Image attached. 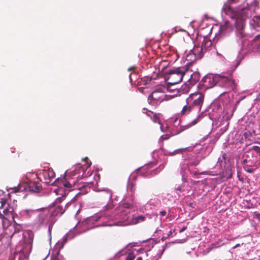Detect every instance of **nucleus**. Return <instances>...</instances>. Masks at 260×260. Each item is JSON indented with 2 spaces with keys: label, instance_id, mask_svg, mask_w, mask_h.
Here are the masks:
<instances>
[{
  "label": "nucleus",
  "instance_id": "obj_6",
  "mask_svg": "<svg viewBox=\"0 0 260 260\" xmlns=\"http://www.w3.org/2000/svg\"><path fill=\"white\" fill-rule=\"evenodd\" d=\"M242 164L245 171L252 173L260 165V147L253 146L243 155Z\"/></svg>",
  "mask_w": 260,
  "mask_h": 260
},
{
  "label": "nucleus",
  "instance_id": "obj_48",
  "mask_svg": "<svg viewBox=\"0 0 260 260\" xmlns=\"http://www.w3.org/2000/svg\"><path fill=\"white\" fill-rule=\"evenodd\" d=\"M97 177H98V178H100L99 175H98Z\"/></svg>",
  "mask_w": 260,
  "mask_h": 260
},
{
  "label": "nucleus",
  "instance_id": "obj_10",
  "mask_svg": "<svg viewBox=\"0 0 260 260\" xmlns=\"http://www.w3.org/2000/svg\"><path fill=\"white\" fill-rule=\"evenodd\" d=\"M219 101L221 110H223L222 118L228 121L232 117L239 101H237L236 104H234L232 102V99L225 94L220 96Z\"/></svg>",
  "mask_w": 260,
  "mask_h": 260
},
{
  "label": "nucleus",
  "instance_id": "obj_5",
  "mask_svg": "<svg viewBox=\"0 0 260 260\" xmlns=\"http://www.w3.org/2000/svg\"><path fill=\"white\" fill-rule=\"evenodd\" d=\"M147 115L150 117L154 122L158 123L160 124V128L162 132H169L171 133L172 135H177L188 127L195 125L203 117L202 113H200L197 118L194 119L190 123L178 127L177 126L179 124L180 121L177 119L174 120L173 124L170 127L167 123L161 124L159 117L156 114H153V112L149 111Z\"/></svg>",
  "mask_w": 260,
  "mask_h": 260
},
{
  "label": "nucleus",
  "instance_id": "obj_34",
  "mask_svg": "<svg viewBox=\"0 0 260 260\" xmlns=\"http://www.w3.org/2000/svg\"><path fill=\"white\" fill-rule=\"evenodd\" d=\"M165 246H162L161 249H159L158 250V253H157L158 258H160L161 257V256L162 255L164 251H165Z\"/></svg>",
  "mask_w": 260,
  "mask_h": 260
},
{
  "label": "nucleus",
  "instance_id": "obj_7",
  "mask_svg": "<svg viewBox=\"0 0 260 260\" xmlns=\"http://www.w3.org/2000/svg\"><path fill=\"white\" fill-rule=\"evenodd\" d=\"M212 42L207 38L200 37L194 42V47L186 55V59L190 62H193L201 59L204 53L210 50Z\"/></svg>",
  "mask_w": 260,
  "mask_h": 260
},
{
  "label": "nucleus",
  "instance_id": "obj_11",
  "mask_svg": "<svg viewBox=\"0 0 260 260\" xmlns=\"http://www.w3.org/2000/svg\"><path fill=\"white\" fill-rule=\"evenodd\" d=\"M39 209V211L36 213L37 217L34 220V226L37 229H39L48 224V234L50 240H51V229L52 224L49 222V218L51 217L50 210L48 208H40Z\"/></svg>",
  "mask_w": 260,
  "mask_h": 260
},
{
  "label": "nucleus",
  "instance_id": "obj_8",
  "mask_svg": "<svg viewBox=\"0 0 260 260\" xmlns=\"http://www.w3.org/2000/svg\"><path fill=\"white\" fill-rule=\"evenodd\" d=\"M37 179V174L28 173L22 179V183H20L17 187L12 188V192H17L18 191H30L34 192L40 191L41 189V185L38 180L32 181Z\"/></svg>",
  "mask_w": 260,
  "mask_h": 260
},
{
  "label": "nucleus",
  "instance_id": "obj_20",
  "mask_svg": "<svg viewBox=\"0 0 260 260\" xmlns=\"http://www.w3.org/2000/svg\"><path fill=\"white\" fill-rule=\"evenodd\" d=\"M8 216H4L2 218V224L5 234L11 235L13 230L14 226L10 223V220L8 218Z\"/></svg>",
  "mask_w": 260,
  "mask_h": 260
},
{
  "label": "nucleus",
  "instance_id": "obj_33",
  "mask_svg": "<svg viewBox=\"0 0 260 260\" xmlns=\"http://www.w3.org/2000/svg\"><path fill=\"white\" fill-rule=\"evenodd\" d=\"M6 200L3 198H0V216H2V210L3 209V206Z\"/></svg>",
  "mask_w": 260,
  "mask_h": 260
},
{
  "label": "nucleus",
  "instance_id": "obj_35",
  "mask_svg": "<svg viewBox=\"0 0 260 260\" xmlns=\"http://www.w3.org/2000/svg\"><path fill=\"white\" fill-rule=\"evenodd\" d=\"M172 230H170V231L168 232V234H167V235H166V236H164L162 237V239H163V240H164V239H167V238H169V236H170V235H172Z\"/></svg>",
  "mask_w": 260,
  "mask_h": 260
},
{
  "label": "nucleus",
  "instance_id": "obj_23",
  "mask_svg": "<svg viewBox=\"0 0 260 260\" xmlns=\"http://www.w3.org/2000/svg\"><path fill=\"white\" fill-rule=\"evenodd\" d=\"M97 191H101V196L104 197L105 199L108 200L109 201L112 199V192L108 188H103L102 189L95 190Z\"/></svg>",
  "mask_w": 260,
  "mask_h": 260
},
{
  "label": "nucleus",
  "instance_id": "obj_29",
  "mask_svg": "<svg viewBox=\"0 0 260 260\" xmlns=\"http://www.w3.org/2000/svg\"><path fill=\"white\" fill-rule=\"evenodd\" d=\"M199 160L198 159L194 160H189L184 164V166L189 168V166H196L199 164Z\"/></svg>",
  "mask_w": 260,
  "mask_h": 260
},
{
  "label": "nucleus",
  "instance_id": "obj_43",
  "mask_svg": "<svg viewBox=\"0 0 260 260\" xmlns=\"http://www.w3.org/2000/svg\"><path fill=\"white\" fill-rule=\"evenodd\" d=\"M240 246V244H236V245H235L233 247V249H235L238 247H239Z\"/></svg>",
  "mask_w": 260,
  "mask_h": 260
},
{
  "label": "nucleus",
  "instance_id": "obj_44",
  "mask_svg": "<svg viewBox=\"0 0 260 260\" xmlns=\"http://www.w3.org/2000/svg\"><path fill=\"white\" fill-rule=\"evenodd\" d=\"M173 86H174V85H169V84H168L167 87H168V86H171V87H172V89H176V88H174V87H173Z\"/></svg>",
  "mask_w": 260,
  "mask_h": 260
},
{
  "label": "nucleus",
  "instance_id": "obj_2",
  "mask_svg": "<svg viewBox=\"0 0 260 260\" xmlns=\"http://www.w3.org/2000/svg\"><path fill=\"white\" fill-rule=\"evenodd\" d=\"M112 209V205L109 202L106 205L103 207V210L87 218L86 219L82 221L81 222H79L74 227V230H71L65 236H63L61 240L59 241L55 245V248L58 250L57 252L63 248L64 244L67 242L68 239H71L75 236L82 233L88 230L91 229L95 227L93 226L96 222L102 220L104 221L105 219L110 220L117 219L115 217H117V214L115 213V210L111 214L109 215L108 212ZM100 225H96L99 226Z\"/></svg>",
  "mask_w": 260,
  "mask_h": 260
},
{
  "label": "nucleus",
  "instance_id": "obj_40",
  "mask_svg": "<svg viewBox=\"0 0 260 260\" xmlns=\"http://www.w3.org/2000/svg\"><path fill=\"white\" fill-rule=\"evenodd\" d=\"M166 214H167V212L165 211H162L160 212V214L162 216H165L166 215Z\"/></svg>",
  "mask_w": 260,
  "mask_h": 260
},
{
  "label": "nucleus",
  "instance_id": "obj_31",
  "mask_svg": "<svg viewBox=\"0 0 260 260\" xmlns=\"http://www.w3.org/2000/svg\"><path fill=\"white\" fill-rule=\"evenodd\" d=\"M9 260H21L20 253L19 252H15L13 257H11Z\"/></svg>",
  "mask_w": 260,
  "mask_h": 260
},
{
  "label": "nucleus",
  "instance_id": "obj_32",
  "mask_svg": "<svg viewBox=\"0 0 260 260\" xmlns=\"http://www.w3.org/2000/svg\"><path fill=\"white\" fill-rule=\"evenodd\" d=\"M135 258V255L133 252L130 251L128 255L125 257L124 260H133Z\"/></svg>",
  "mask_w": 260,
  "mask_h": 260
},
{
  "label": "nucleus",
  "instance_id": "obj_24",
  "mask_svg": "<svg viewBox=\"0 0 260 260\" xmlns=\"http://www.w3.org/2000/svg\"><path fill=\"white\" fill-rule=\"evenodd\" d=\"M39 211V209H24L20 212L21 216L26 218L30 217L32 215L36 214Z\"/></svg>",
  "mask_w": 260,
  "mask_h": 260
},
{
  "label": "nucleus",
  "instance_id": "obj_28",
  "mask_svg": "<svg viewBox=\"0 0 260 260\" xmlns=\"http://www.w3.org/2000/svg\"><path fill=\"white\" fill-rule=\"evenodd\" d=\"M61 181L62 182V185L66 188H71L72 187V184H74V186H75V183L74 181H72L71 180L67 182H64L62 179H59V181Z\"/></svg>",
  "mask_w": 260,
  "mask_h": 260
},
{
  "label": "nucleus",
  "instance_id": "obj_47",
  "mask_svg": "<svg viewBox=\"0 0 260 260\" xmlns=\"http://www.w3.org/2000/svg\"><path fill=\"white\" fill-rule=\"evenodd\" d=\"M61 191V190H60V189H58V190H55V191L56 193L57 194H58V191Z\"/></svg>",
  "mask_w": 260,
  "mask_h": 260
},
{
  "label": "nucleus",
  "instance_id": "obj_39",
  "mask_svg": "<svg viewBox=\"0 0 260 260\" xmlns=\"http://www.w3.org/2000/svg\"><path fill=\"white\" fill-rule=\"evenodd\" d=\"M184 31L185 30L184 29H183L178 28V27H175V31L177 32V31Z\"/></svg>",
  "mask_w": 260,
  "mask_h": 260
},
{
  "label": "nucleus",
  "instance_id": "obj_15",
  "mask_svg": "<svg viewBox=\"0 0 260 260\" xmlns=\"http://www.w3.org/2000/svg\"><path fill=\"white\" fill-rule=\"evenodd\" d=\"M39 175L43 177L44 182L48 185H52L54 183H57L59 182V178L53 181V179L55 177V173L51 168L43 170L40 172Z\"/></svg>",
  "mask_w": 260,
  "mask_h": 260
},
{
  "label": "nucleus",
  "instance_id": "obj_22",
  "mask_svg": "<svg viewBox=\"0 0 260 260\" xmlns=\"http://www.w3.org/2000/svg\"><path fill=\"white\" fill-rule=\"evenodd\" d=\"M249 49L260 52V35L256 36L249 44Z\"/></svg>",
  "mask_w": 260,
  "mask_h": 260
},
{
  "label": "nucleus",
  "instance_id": "obj_45",
  "mask_svg": "<svg viewBox=\"0 0 260 260\" xmlns=\"http://www.w3.org/2000/svg\"><path fill=\"white\" fill-rule=\"evenodd\" d=\"M71 205V203H68L67 204H66V207H66V208L68 207H69V205Z\"/></svg>",
  "mask_w": 260,
  "mask_h": 260
},
{
  "label": "nucleus",
  "instance_id": "obj_14",
  "mask_svg": "<svg viewBox=\"0 0 260 260\" xmlns=\"http://www.w3.org/2000/svg\"><path fill=\"white\" fill-rule=\"evenodd\" d=\"M3 206V209L2 210V216H0V217L3 218L4 216H8L11 217L12 219H14V211L17 207L15 201L11 202L6 200Z\"/></svg>",
  "mask_w": 260,
  "mask_h": 260
},
{
  "label": "nucleus",
  "instance_id": "obj_26",
  "mask_svg": "<svg viewBox=\"0 0 260 260\" xmlns=\"http://www.w3.org/2000/svg\"><path fill=\"white\" fill-rule=\"evenodd\" d=\"M186 150H188L189 151H190L191 150H192V148L188 147V148H185L178 149L174 150L173 152H169L167 154V155H170L171 156H172V155H174L176 154L179 153H181L183 154L184 152Z\"/></svg>",
  "mask_w": 260,
  "mask_h": 260
},
{
  "label": "nucleus",
  "instance_id": "obj_21",
  "mask_svg": "<svg viewBox=\"0 0 260 260\" xmlns=\"http://www.w3.org/2000/svg\"><path fill=\"white\" fill-rule=\"evenodd\" d=\"M233 30V28L230 23L226 21L221 24L219 33L221 36H226Z\"/></svg>",
  "mask_w": 260,
  "mask_h": 260
},
{
  "label": "nucleus",
  "instance_id": "obj_18",
  "mask_svg": "<svg viewBox=\"0 0 260 260\" xmlns=\"http://www.w3.org/2000/svg\"><path fill=\"white\" fill-rule=\"evenodd\" d=\"M62 201V197L58 198L56 199L54 204H55V207L54 209H51L50 210V213L51 212L50 216H57L58 215H62L65 211V210L63 208V207L60 205H57L58 203H61Z\"/></svg>",
  "mask_w": 260,
  "mask_h": 260
},
{
  "label": "nucleus",
  "instance_id": "obj_36",
  "mask_svg": "<svg viewBox=\"0 0 260 260\" xmlns=\"http://www.w3.org/2000/svg\"><path fill=\"white\" fill-rule=\"evenodd\" d=\"M170 138V136L168 134L164 135L161 136V139L162 140H167Z\"/></svg>",
  "mask_w": 260,
  "mask_h": 260
},
{
  "label": "nucleus",
  "instance_id": "obj_17",
  "mask_svg": "<svg viewBox=\"0 0 260 260\" xmlns=\"http://www.w3.org/2000/svg\"><path fill=\"white\" fill-rule=\"evenodd\" d=\"M65 175L66 177H70L77 175V179H81L82 177H86L87 175L85 174L84 168L80 165H77L75 167L72 171H69L66 172Z\"/></svg>",
  "mask_w": 260,
  "mask_h": 260
},
{
  "label": "nucleus",
  "instance_id": "obj_49",
  "mask_svg": "<svg viewBox=\"0 0 260 260\" xmlns=\"http://www.w3.org/2000/svg\"><path fill=\"white\" fill-rule=\"evenodd\" d=\"M221 179H222V181H224V179L223 178H221Z\"/></svg>",
  "mask_w": 260,
  "mask_h": 260
},
{
  "label": "nucleus",
  "instance_id": "obj_37",
  "mask_svg": "<svg viewBox=\"0 0 260 260\" xmlns=\"http://www.w3.org/2000/svg\"><path fill=\"white\" fill-rule=\"evenodd\" d=\"M85 159L87 160V162H86L87 167H86V168H88V167H89L90 166L91 163V162H88L87 157H86Z\"/></svg>",
  "mask_w": 260,
  "mask_h": 260
},
{
  "label": "nucleus",
  "instance_id": "obj_16",
  "mask_svg": "<svg viewBox=\"0 0 260 260\" xmlns=\"http://www.w3.org/2000/svg\"><path fill=\"white\" fill-rule=\"evenodd\" d=\"M184 168V167H182L181 169L183 183L181 185H179L175 188L177 193L179 196H180V193H182L183 195H185L186 193H188L191 189V186L187 182L186 177L183 172Z\"/></svg>",
  "mask_w": 260,
  "mask_h": 260
},
{
  "label": "nucleus",
  "instance_id": "obj_46",
  "mask_svg": "<svg viewBox=\"0 0 260 260\" xmlns=\"http://www.w3.org/2000/svg\"><path fill=\"white\" fill-rule=\"evenodd\" d=\"M136 260H142V257H138Z\"/></svg>",
  "mask_w": 260,
  "mask_h": 260
},
{
  "label": "nucleus",
  "instance_id": "obj_50",
  "mask_svg": "<svg viewBox=\"0 0 260 260\" xmlns=\"http://www.w3.org/2000/svg\"><path fill=\"white\" fill-rule=\"evenodd\" d=\"M221 179H222V181H224V179L223 178H221Z\"/></svg>",
  "mask_w": 260,
  "mask_h": 260
},
{
  "label": "nucleus",
  "instance_id": "obj_13",
  "mask_svg": "<svg viewBox=\"0 0 260 260\" xmlns=\"http://www.w3.org/2000/svg\"><path fill=\"white\" fill-rule=\"evenodd\" d=\"M165 87H159L154 91L148 96V101L149 104L152 105H157L164 100H168L167 95L165 94Z\"/></svg>",
  "mask_w": 260,
  "mask_h": 260
},
{
  "label": "nucleus",
  "instance_id": "obj_42",
  "mask_svg": "<svg viewBox=\"0 0 260 260\" xmlns=\"http://www.w3.org/2000/svg\"><path fill=\"white\" fill-rule=\"evenodd\" d=\"M255 216L257 217V218H259L260 217V213H255Z\"/></svg>",
  "mask_w": 260,
  "mask_h": 260
},
{
  "label": "nucleus",
  "instance_id": "obj_3",
  "mask_svg": "<svg viewBox=\"0 0 260 260\" xmlns=\"http://www.w3.org/2000/svg\"><path fill=\"white\" fill-rule=\"evenodd\" d=\"M131 206V203H125L119 205L116 209L115 213L117 214V217H115V218H117L118 221L115 222L114 225L118 226L133 225L142 222L145 220L146 217L144 215L134 216L130 214L129 208ZM113 224H103L102 225L111 226Z\"/></svg>",
  "mask_w": 260,
  "mask_h": 260
},
{
  "label": "nucleus",
  "instance_id": "obj_19",
  "mask_svg": "<svg viewBox=\"0 0 260 260\" xmlns=\"http://www.w3.org/2000/svg\"><path fill=\"white\" fill-rule=\"evenodd\" d=\"M186 86L185 87L182 86L180 88H176L175 89H172L171 86H168L167 87V90L172 93V95H170L171 97L177 96L178 95L181 96L182 94H184L188 92V90L186 89Z\"/></svg>",
  "mask_w": 260,
  "mask_h": 260
},
{
  "label": "nucleus",
  "instance_id": "obj_1",
  "mask_svg": "<svg viewBox=\"0 0 260 260\" xmlns=\"http://www.w3.org/2000/svg\"><path fill=\"white\" fill-rule=\"evenodd\" d=\"M238 2L239 0H228L223 6L221 14L223 15L224 13L225 15L235 20L236 33L238 41L244 44L247 39L244 31L245 20L250 16L252 11L254 12L258 7L260 0H245L248 9L244 7L235 8L234 5Z\"/></svg>",
  "mask_w": 260,
  "mask_h": 260
},
{
  "label": "nucleus",
  "instance_id": "obj_25",
  "mask_svg": "<svg viewBox=\"0 0 260 260\" xmlns=\"http://www.w3.org/2000/svg\"><path fill=\"white\" fill-rule=\"evenodd\" d=\"M135 184H133V183H131V184L128 185V190H129L130 192H131V194H130V196H129V200L131 201L132 203H131L132 205H135V206L136 207H137V204H138L139 203L138 202H137L136 201H135V200H134V191H135Z\"/></svg>",
  "mask_w": 260,
  "mask_h": 260
},
{
  "label": "nucleus",
  "instance_id": "obj_30",
  "mask_svg": "<svg viewBox=\"0 0 260 260\" xmlns=\"http://www.w3.org/2000/svg\"><path fill=\"white\" fill-rule=\"evenodd\" d=\"M253 21L255 25L260 26V15L254 16L253 18Z\"/></svg>",
  "mask_w": 260,
  "mask_h": 260
},
{
  "label": "nucleus",
  "instance_id": "obj_9",
  "mask_svg": "<svg viewBox=\"0 0 260 260\" xmlns=\"http://www.w3.org/2000/svg\"><path fill=\"white\" fill-rule=\"evenodd\" d=\"M216 84H218L219 86L229 87L233 84V82L227 77L208 74L202 79L199 83V86L208 89L212 88Z\"/></svg>",
  "mask_w": 260,
  "mask_h": 260
},
{
  "label": "nucleus",
  "instance_id": "obj_12",
  "mask_svg": "<svg viewBox=\"0 0 260 260\" xmlns=\"http://www.w3.org/2000/svg\"><path fill=\"white\" fill-rule=\"evenodd\" d=\"M186 71L184 68H177L170 70L168 72V75L166 77L167 84L175 85L180 82Z\"/></svg>",
  "mask_w": 260,
  "mask_h": 260
},
{
  "label": "nucleus",
  "instance_id": "obj_4",
  "mask_svg": "<svg viewBox=\"0 0 260 260\" xmlns=\"http://www.w3.org/2000/svg\"><path fill=\"white\" fill-rule=\"evenodd\" d=\"M204 99V93L200 91L191 93L187 98L185 96H181L180 100L183 106L180 111V114L187 115L192 112H200Z\"/></svg>",
  "mask_w": 260,
  "mask_h": 260
},
{
  "label": "nucleus",
  "instance_id": "obj_38",
  "mask_svg": "<svg viewBox=\"0 0 260 260\" xmlns=\"http://www.w3.org/2000/svg\"><path fill=\"white\" fill-rule=\"evenodd\" d=\"M222 160L220 159V158H219L217 165H218V164H219V166H222Z\"/></svg>",
  "mask_w": 260,
  "mask_h": 260
},
{
  "label": "nucleus",
  "instance_id": "obj_41",
  "mask_svg": "<svg viewBox=\"0 0 260 260\" xmlns=\"http://www.w3.org/2000/svg\"><path fill=\"white\" fill-rule=\"evenodd\" d=\"M187 229V227L186 226H183L180 231V232L181 233V232H183V231H184L185 230H186V229Z\"/></svg>",
  "mask_w": 260,
  "mask_h": 260
},
{
  "label": "nucleus",
  "instance_id": "obj_27",
  "mask_svg": "<svg viewBox=\"0 0 260 260\" xmlns=\"http://www.w3.org/2000/svg\"><path fill=\"white\" fill-rule=\"evenodd\" d=\"M13 220L14 221V224L13 225L14 226V228L11 235L13 234L15 232H18L22 229V226L21 224L17 223L15 219Z\"/></svg>",
  "mask_w": 260,
  "mask_h": 260
}]
</instances>
